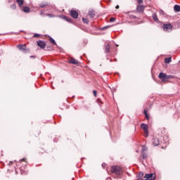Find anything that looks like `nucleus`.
<instances>
[{
	"label": "nucleus",
	"mask_w": 180,
	"mask_h": 180,
	"mask_svg": "<svg viewBox=\"0 0 180 180\" xmlns=\"http://www.w3.org/2000/svg\"><path fill=\"white\" fill-rule=\"evenodd\" d=\"M153 146H154V147H157V146H160V139H158V138L153 139Z\"/></svg>",
	"instance_id": "1a4fd4ad"
},
{
	"label": "nucleus",
	"mask_w": 180,
	"mask_h": 180,
	"mask_svg": "<svg viewBox=\"0 0 180 180\" xmlns=\"http://www.w3.org/2000/svg\"><path fill=\"white\" fill-rule=\"evenodd\" d=\"M11 34H13V32H11Z\"/></svg>",
	"instance_id": "79ce46f5"
},
{
	"label": "nucleus",
	"mask_w": 180,
	"mask_h": 180,
	"mask_svg": "<svg viewBox=\"0 0 180 180\" xmlns=\"http://www.w3.org/2000/svg\"><path fill=\"white\" fill-rule=\"evenodd\" d=\"M166 64H169V63H171V61H172L171 57L169 58H166L165 60Z\"/></svg>",
	"instance_id": "a211bd4d"
},
{
	"label": "nucleus",
	"mask_w": 180,
	"mask_h": 180,
	"mask_svg": "<svg viewBox=\"0 0 180 180\" xmlns=\"http://www.w3.org/2000/svg\"><path fill=\"white\" fill-rule=\"evenodd\" d=\"M139 178H142V176H144V173H143L142 172H140L139 174Z\"/></svg>",
	"instance_id": "a878e982"
},
{
	"label": "nucleus",
	"mask_w": 180,
	"mask_h": 180,
	"mask_svg": "<svg viewBox=\"0 0 180 180\" xmlns=\"http://www.w3.org/2000/svg\"><path fill=\"white\" fill-rule=\"evenodd\" d=\"M116 46H117V47H118V46H119V45H116Z\"/></svg>",
	"instance_id": "a19ab883"
},
{
	"label": "nucleus",
	"mask_w": 180,
	"mask_h": 180,
	"mask_svg": "<svg viewBox=\"0 0 180 180\" xmlns=\"http://www.w3.org/2000/svg\"><path fill=\"white\" fill-rule=\"evenodd\" d=\"M142 151H143V153H145L146 151H147V147H146V146H143V147H142Z\"/></svg>",
	"instance_id": "393cba45"
},
{
	"label": "nucleus",
	"mask_w": 180,
	"mask_h": 180,
	"mask_svg": "<svg viewBox=\"0 0 180 180\" xmlns=\"http://www.w3.org/2000/svg\"><path fill=\"white\" fill-rule=\"evenodd\" d=\"M70 16H72V18H73L74 19H77V18H78V12H77V11H70Z\"/></svg>",
	"instance_id": "9d476101"
},
{
	"label": "nucleus",
	"mask_w": 180,
	"mask_h": 180,
	"mask_svg": "<svg viewBox=\"0 0 180 180\" xmlns=\"http://www.w3.org/2000/svg\"><path fill=\"white\" fill-rule=\"evenodd\" d=\"M34 37H40V34H35L34 35Z\"/></svg>",
	"instance_id": "7c9ffc66"
},
{
	"label": "nucleus",
	"mask_w": 180,
	"mask_h": 180,
	"mask_svg": "<svg viewBox=\"0 0 180 180\" xmlns=\"http://www.w3.org/2000/svg\"><path fill=\"white\" fill-rule=\"evenodd\" d=\"M144 115H145L147 120H148V119H150V117H148V114H147V111L146 110H144Z\"/></svg>",
	"instance_id": "5701e85b"
},
{
	"label": "nucleus",
	"mask_w": 180,
	"mask_h": 180,
	"mask_svg": "<svg viewBox=\"0 0 180 180\" xmlns=\"http://www.w3.org/2000/svg\"><path fill=\"white\" fill-rule=\"evenodd\" d=\"M153 19L155 20L157 23H158L159 20L158 18L157 17V14L154 13L153 14Z\"/></svg>",
	"instance_id": "2eb2a0df"
},
{
	"label": "nucleus",
	"mask_w": 180,
	"mask_h": 180,
	"mask_svg": "<svg viewBox=\"0 0 180 180\" xmlns=\"http://www.w3.org/2000/svg\"><path fill=\"white\" fill-rule=\"evenodd\" d=\"M30 58H35V56H31Z\"/></svg>",
	"instance_id": "c9c22d12"
},
{
	"label": "nucleus",
	"mask_w": 180,
	"mask_h": 180,
	"mask_svg": "<svg viewBox=\"0 0 180 180\" xmlns=\"http://www.w3.org/2000/svg\"><path fill=\"white\" fill-rule=\"evenodd\" d=\"M142 157L143 160H145V158H147V153L142 151Z\"/></svg>",
	"instance_id": "4be33fe9"
},
{
	"label": "nucleus",
	"mask_w": 180,
	"mask_h": 180,
	"mask_svg": "<svg viewBox=\"0 0 180 180\" xmlns=\"http://www.w3.org/2000/svg\"><path fill=\"white\" fill-rule=\"evenodd\" d=\"M40 8H44V5L40 6Z\"/></svg>",
	"instance_id": "e433bc0d"
},
{
	"label": "nucleus",
	"mask_w": 180,
	"mask_h": 180,
	"mask_svg": "<svg viewBox=\"0 0 180 180\" xmlns=\"http://www.w3.org/2000/svg\"><path fill=\"white\" fill-rule=\"evenodd\" d=\"M89 16H90V18H95V14L94 13V11H89Z\"/></svg>",
	"instance_id": "6ab92c4d"
},
{
	"label": "nucleus",
	"mask_w": 180,
	"mask_h": 180,
	"mask_svg": "<svg viewBox=\"0 0 180 180\" xmlns=\"http://www.w3.org/2000/svg\"><path fill=\"white\" fill-rule=\"evenodd\" d=\"M18 50H20V51H22V53H27V51H29V49L26 48V45L23 44V45H18L17 46Z\"/></svg>",
	"instance_id": "20e7f679"
},
{
	"label": "nucleus",
	"mask_w": 180,
	"mask_h": 180,
	"mask_svg": "<svg viewBox=\"0 0 180 180\" xmlns=\"http://www.w3.org/2000/svg\"><path fill=\"white\" fill-rule=\"evenodd\" d=\"M110 50V45L109 44L105 45V53H109Z\"/></svg>",
	"instance_id": "dca6fc26"
},
{
	"label": "nucleus",
	"mask_w": 180,
	"mask_h": 180,
	"mask_svg": "<svg viewBox=\"0 0 180 180\" xmlns=\"http://www.w3.org/2000/svg\"><path fill=\"white\" fill-rule=\"evenodd\" d=\"M115 8H116V9H119V5H117V6H115Z\"/></svg>",
	"instance_id": "f704fd0d"
},
{
	"label": "nucleus",
	"mask_w": 180,
	"mask_h": 180,
	"mask_svg": "<svg viewBox=\"0 0 180 180\" xmlns=\"http://www.w3.org/2000/svg\"><path fill=\"white\" fill-rule=\"evenodd\" d=\"M116 20V19L115 18H111L110 19V22H115Z\"/></svg>",
	"instance_id": "cd10ccee"
},
{
	"label": "nucleus",
	"mask_w": 180,
	"mask_h": 180,
	"mask_svg": "<svg viewBox=\"0 0 180 180\" xmlns=\"http://www.w3.org/2000/svg\"><path fill=\"white\" fill-rule=\"evenodd\" d=\"M108 27H110V26L108 25L105 27H103L102 28H101V30H106V29H108Z\"/></svg>",
	"instance_id": "b1692460"
},
{
	"label": "nucleus",
	"mask_w": 180,
	"mask_h": 180,
	"mask_svg": "<svg viewBox=\"0 0 180 180\" xmlns=\"http://www.w3.org/2000/svg\"><path fill=\"white\" fill-rule=\"evenodd\" d=\"M37 46L40 47V49L46 48V41L39 40V41H37Z\"/></svg>",
	"instance_id": "423d86ee"
},
{
	"label": "nucleus",
	"mask_w": 180,
	"mask_h": 180,
	"mask_svg": "<svg viewBox=\"0 0 180 180\" xmlns=\"http://www.w3.org/2000/svg\"><path fill=\"white\" fill-rule=\"evenodd\" d=\"M22 161H26V159L22 158V159L20 160V162H22Z\"/></svg>",
	"instance_id": "72a5a7b5"
},
{
	"label": "nucleus",
	"mask_w": 180,
	"mask_h": 180,
	"mask_svg": "<svg viewBox=\"0 0 180 180\" xmlns=\"http://www.w3.org/2000/svg\"><path fill=\"white\" fill-rule=\"evenodd\" d=\"M69 63H70V64H75L76 65H78V64H79V62H78L75 58H71L70 60L69 61Z\"/></svg>",
	"instance_id": "9b49d317"
},
{
	"label": "nucleus",
	"mask_w": 180,
	"mask_h": 180,
	"mask_svg": "<svg viewBox=\"0 0 180 180\" xmlns=\"http://www.w3.org/2000/svg\"><path fill=\"white\" fill-rule=\"evenodd\" d=\"M17 3L18 4L19 6H22V5H23V0H17Z\"/></svg>",
	"instance_id": "412c9836"
},
{
	"label": "nucleus",
	"mask_w": 180,
	"mask_h": 180,
	"mask_svg": "<svg viewBox=\"0 0 180 180\" xmlns=\"http://www.w3.org/2000/svg\"><path fill=\"white\" fill-rule=\"evenodd\" d=\"M163 30H165V32H171V30H172V25L164 24Z\"/></svg>",
	"instance_id": "39448f33"
},
{
	"label": "nucleus",
	"mask_w": 180,
	"mask_h": 180,
	"mask_svg": "<svg viewBox=\"0 0 180 180\" xmlns=\"http://www.w3.org/2000/svg\"><path fill=\"white\" fill-rule=\"evenodd\" d=\"M49 41L52 44H53V46H57V43L56 42V40H54V39L50 37Z\"/></svg>",
	"instance_id": "f3484780"
},
{
	"label": "nucleus",
	"mask_w": 180,
	"mask_h": 180,
	"mask_svg": "<svg viewBox=\"0 0 180 180\" xmlns=\"http://www.w3.org/2000/svg\"><path fill=\"white\" fill-rule=\"evenodd\" d=\"M132 18H133L134 19H136V16H134V15H132Z\"/></svg>",
	"instance_id": "4c0bfd02"
},
{
	"label": "nucleus",
	"mask_w": 180,
	"mask_h": 180,
	"mask_svg": "<svg viewBox=\"0 0 180 180\" xmlns=\"http://www.w3.org/2000/svg\"><path fill=\"white\" fill-rule=\"evenodd\" d=\"M22 174V175H23V174H25V175H26V174H27V173H21Z\"/></svg>",
	"instance_id": "ea45409f"
},
{
	"label": "nucleus",
	"mask_w": 180,
	"mask_h": 180,
	"mask_svg": "<svg viewBox=\"0 0 180 180\" xmlns=\"http://www.w3.org/2000/svg\"><path fill=\"white\" fill-rule=\"evenodd\" d=\"M174 11H175L176 12H180V6L176 4V5L174 6Z\"/></svg>",
	"instance_id": "4468645a"
},
{
	"label": "nucleus",
	"mask_w": 180,
	"mask_h": 180,
	"mask_svg": "<svg viewBox=\"0 0 180 180\" xmlns=\"http://www.w3.org/2000/svg\"><path fill=\"white\" fill-rule=\"evenodd\" d=\"M22 11L25 13H29V12H30V8L29 6H24L22 8Z\"/></svg>",
	"instance_id": "f8f14e48"
},
{
	"label": "nucleus",
	"mask_w": 180,
	"mask_h": 180,
	"mask_svg": "<svg viewBox=\"0 0 180 180\" xmlns=\"http://www.w3.org/2000/svg\"><path fill=\"white\" fill-rule=\"evenodd\" d=\"M111 172L115 174L116 175H120L122 174V168L119 166H112L111 167Z\"/></svg>",
	"instance_id": "f257e3e1"
},
{
	"label": "nucleus",
	"mask_w": 180,
	"mask_h": 180,
	"mask_svg": "<svg viewBox=\"0 0 180 180\" xmlns=\"http://www.w3.org/2000/svg\"><path fill=\"white\" fill-rule=\"evenodd\" d=\"M159 78L160 79H162V81H164V82L168 81L167 74L165 73L160 72L159 75Z\"/></svg>",
	"instance_id": "0eeeda50"
},
{
	"label": "nucleus",
	"mask_w": 180,
	"mask_h": 180,
	"mask_svg": "<svg viewBox=\"0 0 180 180\" xmlns=\"http://www.w3.org/2000/svg\"><path fill=\"white\" fill-rule=\"evenodd\" d=\"M93 94H94V96H96V90H94V91H93Z\"/></svg>",
	"instance_id": "473e14b6"
},
{
	"label": "nucleus",
	"mask_w": 180,
	"mask_h": 180,
	"mask_svg": "<svg viewBox=\"0 0 180 180\" xmlns=\"http://www.w3.org/2000/svg\"><path fill=\"white\" fill-rule=\"evenodd\" d=\"M142 180H154L155 179V174H146Z\"/></svg>",
	"instance_id": "7ed1b4c3"
},
{
	"label": "nucleus",
	"mask_w": 180,
	"mask_h": 180,
	"mask_svg": "<svg viewBox=\"0 0 180 180\" xmlns=\"http://www.w3.org/2000/svg\"><path fill=\"white\" fill-rule=\"evenodd\" d=\"M141 128L144 131L145 137H148V125L147 124H141Z\"/></svg>",
	"instance_id": "f03ea898"
},
{
	"label": "nucleus",
	"mask_w": 180,
	"mask_h": 180,
	"mask_svg": "<svg viewBox=\"0 0 180 180\" xmlns=\"http://www.w3.org/2000/svg\"><path fill=\"white\" fill-rule=\"evenodd\" d=\"M11 8H12L13 9H16V5H15V4H13V5L11 6Z\"/></svg>",
	"instance_id": "c85d7f7f"
},
{
	"label": "nucleus",
	"mask_w": 180,
	"mask_h": 180,
	"mask_svg": "<svg viewBox=\"0 0 180 180\" xmlns=\"http://www.w3.org/2000/svg\"><path fill=\"white\" fill-rule=\"evenodd\" d=\"M61 18H62V19H63L64 20H66L67 22H71V21H72L71 18H70L65 15H62Z\"/></svg>",
	"instance_id": "ddd939ff"
},
{
	"label": "nucleus",
	"mask_w": 180,
	"mask_h": 180,
	"mask_svg": "<svg viewBox=\"0 0 180 180\" xmlns=\"http://www.w3.org/2000/svg\"><path fill=\"white\" fill-rule=\"evenodd\" d=\"M138 4H143V0H137Z\"/></svg>",
	"instance_id": "2f4dec72"
},
{
	"label": "nucleus",
	"mask_w": 180,
	"mask_h": 180,
	"mask_svg": "<svg viewBox=\"0 0 180 180\" xmlns=\"http://www.w3.org/2000/svg\"><path fill=\"white\" fill-rule=\"evenodd\" d=\"M101 166H102L103 168H105L106 167V163H103L101 165Z\"/></svg>",
	"instance_id": "c756f323"
},
{
	"label": "nucleus",
	"mask_w": 180,
	"mask_h": 180,
	"mask_svg": "<svg viewBox=\"0 0 180 180\" xmlns=\"http://www.w3.org/2000/svg\"><path fill=\"white\" fill-rule=\"evenodd\" d=\"M11 164H12V161H11V162L8 163V165H11Z\"/></svg>",
	"instance_id": "58836bf2"
},
{
	"label": "nucleus",
	"mask_w": 180,
	"mask_h": 180,
	"mask_svg": "<svg viewBox=\"0 0 180 180\" xmlns=\"http://www.w3.org/2000/svg\"><path fill=\"white\" fill-rule=\"evenodd\" d=\"M82 22H83V23L88 24V23H89V20H88L87 18H82Z\"/></svg>",
	"instance_id": "aec40b11"
},
{
	"label": "nucleus",
	"mask_w": 180,
	"mask_h": 180,
	"mask_svg": "<svg viewBox=\"0 0 180 180\" xmlns=\"http://www.w3.org/2000/svg\"><path fill=\"white\" fill-rule=\"evenodd\" d=\"M46 16H49V18H56V15L53 14H46Z\"/></svg>",
	"instance_id": "bb28decb"
},
{
	"label": "nucleus",
	"mask_w": 180,
	"mask_h": 180,
	"mask_svg": "<svg viewBox=\"0 0 180 180\" xmlns=\"http://www.w3.org/2000/svg\"><path fill=\"white\" fill-rule=\"evenodd\" d=\"M145 6L143 5H139L136 7L137 12H139L140 13H143L144 12Z\"/></svg>",
	"instance_id": "6e6552de"
}]
</instances>
